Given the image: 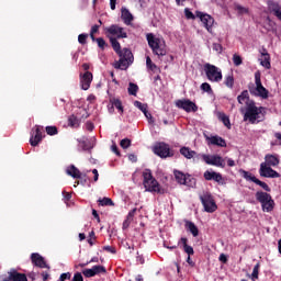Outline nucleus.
I'll return each mask as SVG.
<instances>
[{
	"label": "nucleus",
	"mask_w": 281,
	"mask_h": 281,
	"mask_svg": "<svg viewBox=\"0 0 281 281\" xmlns=\"http://www.w3.org/2000/svg\"><path fill=\"white\" fill-rule=\"evenodd\" d=\"M237 100L239 104L247 105L246 112L244 113V122H247V120L250 122V124L262 122V117H265V114H262L263 108L256 106V103L249 100V92L247 90H244L241 94L237 97Z\"/></svg>",
	"instance_id": "f257e3e1"
},
{
	"label": "nucleus",
	"mask_w": 281,
	"mask_h": 281,
	"mask_svg": "<svg viewBox=\"0 0 281 281\" xmlns=\"http://www.w3.org/2000/svg\"><path fill=\"white\" fill-rule=\"evenodd\" d=\"M146 38L153 54H156V56H166L168 54V50H166V41L162 37L148 33Z\"/></svg>",
	"instance_id": "f03ea898"
},
{
	"label": "nucleus",
	"mask_w": 281,
	"mask_h": 281,
	"mask_svg": "<svg viewBox=\"0 0 281 281\" xmlns=\"http://www.w3.org/2000/svg\"><path fill=\"white\" fill-rule=\"evenodd\" d=\"M144 177V188L146 189V192H157L158 194H161V187H159V182L153 178V173L150 170L146 169L143 172Z\"/></svg>",
	"instance_id": "7ed1b4c3"
},
{
	"label": "nucleus",
	"mask_w": 281,
	"mask_h": 281,
	"mask_svg": "<svg viewBox=\"0 0 281 281\" xmlns=\"http://www.w3.org/2000/svg\"><path fill=\"white\" fill-rule=\"evenodd\" d=\"M120 60L114 64L115 69L126 70L133 65V53L128 48H123V54L119 55Z\"/></svg>",
	"instance_id": "20e7f679"
},
{
	"label": "nucleus",
	"mask_w": 281,
	"mask_h": 281,
	"mask_svg": "<svg viewBox=\"0 0 281 281\" xmlns=\"http://www.w3.org/2000/svg\"><path fill=\"white\" fill-rule=\"evenodd\" d=\"M204 71L210 82H221L223 80V71L212 64H205Z\"/></svg>",
	"instance_id": "39448f33"
},
{
	"label": "nucleus",
	"mask_w": 281,
	"mask_h": 281,
	"mask_svg": "<svg viewBox=\"0 0 281 281\" xmlns=\"http://www.w3.org/2000/svg\"><path fill=\"white\" fill-rule=\"evenodd\" d=\"M260 71L255 72V88H250V93L252 95H257L258 98H262L267 100L269 98V91L262 87V81L260 80Z\"/></svg>",
	"instance_id": "423d86ee"
},
{
	"label": "nucleus",
	"mask_w": 281,
	"mask_h": 281,
	"mask_svg": "<svg viewBox=\"0 0 281 281\" xmlns=\"http://www.w3.org/2000/svg\"><path fill=\"white\" fill-rule=\"evenodd\" d=\"M256 199L261 203V207L265 212H272L273 205L276 204L273 202V199H271V195L267 192L258 191L256 193Z\"/></svg>",
	"instance_id": "0eeeda50"
},
{
	"label": "nucleus",
	"mask_w": 281,
	"mask_h": 281,
	"mask_svg": "<svg viewBox=\"0 0 281 281\" xmlns=\"http://www.w3.org/2000/svg\"><path fill=\"white\" fill-rule=\"evenodd\" d=\"M200 200L202 202V205L204 207V212H207L209 214H212L218 210V206L216 205V202L214 201V198L211 193L205 192L200 196Z\"/></svg>",
	"instance_id": "6e6552de"
},
{
	"label": "nucleus",
	"mask_w": 281,
	"mask_h": 281,
	"mask_svg": "<svg viewBox=\"0 0 281 281\" xmlns=\"http://www.w3.org/2000/svg\"><path fill=\"white\" fill-rule=\"evenodd\" d=\"M202 161L206 162L207 166H216V168H224L225 159L218 155H205L202 154Z\"/></svg>",
	"instance_id": "1a4fd4ad"
},
{
	"label": "nucleus",
	"mask_w": 281,
	"mask_h": 281,
	"mask_svg": "<svg viewBox=\"0 0 281 281\" xmlns=\"http://www.w3.org/2000/svg\"><path fill=\"white\" fill-rule=\"evenodd\" d=\"M105 32H108L110 38H126L127 34L124 32V27H121L120 25H111L105 29Z\"/></svg>",
	"instance_id": "9d476101"
},
{
	"label": "nucleus",
	"mask_w": 281,
	"mask_h": 281,
	"mask_svg": "<svg viewBox=\"0 0 281 281\" xmlns=\"http://www.w3.org/2000/svg\"><path fill=\"white\" fill-rule=\"evenodd\" d=\"M260 177H266L267 179H278L280 178V173L273 170L271 167L267 166V164H261L259 168Z\"/></svg>",
	"instance_id": "9b49d317"
},
{
	"label": "nucleus",
	"mask_w": 281,
	"mask_h": 281,
	"mask_svg": "<svg viewBox=\"0 0 281 281\" xmlns=\"http://www.w3.org/2000/svg\"><path fill=\"white\" fill-rule=\"evenodd\" d=\"M195 16L200 19L207 32H212V25H214V18H212V15L196 11Z\"/></svg>",
	"instance_id": "f8f14e48"
},
{
	"label": "nucleus",
	"mask_w": 281,
	"mask_h": 281,
	"mask_svg": "<svg viewBox=\"0 0 281 281\" xmlns=\"http://www.w3.org/2000/svg\"><path fill=\"white\" fill-rule=\"evenodd\" d=\"M155 155H158V157H161L162 159H166V157H172V154L170 153V147L166 143H159L154 147Z\"/></svg>",
	"instance_id": "ddd939ff"
},
{
	"label": "nucleus",
	"mask_w": 281,
	"mask_h": 281,
	"mask_svg": "<svg viewBox=\"0 0 281 281\" xmlns=\"http://www.w3.org/2000/svg\"><path fill=\"white\" fill-rule=\"evenodd\" d=\"M176 106H178V109H183V111H187V113L192 111L194 113L198 110L196 104L190 100H179L176 102Z\"/></svg>",
	"instance_id": "4468645a"
},
{
	"label": "nucleus",
	"mask_w": 281,
	"mask_h": 281,
	"mask_svg": "<svg viewBox=\"0 0 281 281\" xmlns=\"http://www.w3.org/2000/svg\"><path fill=\"white\" fill-rule=\"evenodd\" d=\"M41 126L36 125L35 130L32 131L30 144L31 146H38L43 139V134L41 133Z\"/></svg>",
	"instance_id": "2eb2a0df"
},
{
	"label": "nucleus",
	"mask_w": 281,
	"mask_h": 281,
	"mask_svg": "<svg viewBox=\"0 0 281 281\" xmlns=\"http://www.w3.org/2000/svg\"><path fill=\"white\" fill-rule=\"evenodd\" d=\"M92 81H93V75L90 71H86L80 77L81 89H83V91H88L89 87H91Z\"/></svg>",
	"instance_id": "dca6fc26"
},
{
	"label": "nucleus",
	"mask_w": 281,
	"mask_h": 281,
	"mask_svg": "<svg viewBox=\"0 0 281 281\" xmlns=\"http://www.w3.org/2000/svg\"><path fill=\"white\" fill-rule=\"evenodd\" d=\"M206 142H209V146H220L221 148H225L227 143L221 136H205Z\"/></svg>",
	"instance_id": "f3484780"
},
{
	"label": "nucleus",
	"mask_w": 281,
	"mask_h": 281,
	"mask_svg": "<svg viewBox=\"0 0 281 281\" xmlns=\"http://www.w3.org/2000/svg\"><path fill=\"white\" fill-rule=\"evenodd\" d=\"M31 260L34 263L35 267H40L41 269H47V263L45 262V259L40 254H32Z\"/></svg>",
	"instance_id": "a211bd4d"
},
{
	"label": "nucleus",
	"mask_w": 281,
	"mask_h": 281,
	"mask_svg": "<svg viewBox=\"0 0 281 281\" xmlns=\"http://www.w3.org/2000/svg\"><path fill=\"white\" fill-rule=\"evenodd\" d=\"M176 181L180 183V186H190V176H186L183 172L175 170L173 171Z\"/></svg>",
	"instance_id": "6ab92c4d"
},
{
	"label": "nucleus",
	"mask_w": 281,
	"mask_h": 281,
	"mask_svg": "<svg viewBox=\"0 0 281 281\" xmlns=\"http://www.w3.org/2000/svg\"><path fill=\"white\" fill-rule=\"evenodd\" d=\"M93 142H95L94 137L90 138V140L82 137L81 139H79V148H82L83 150H91V148L95 146Z\"/></svg>",
	"instance_id": "aec40b11"
},
{
	"label": "nucleus",
	"mask_w": 281,
	"mask_h": 281,
	"mask_svg": "<svg viewBox=\"0 0 281 281\" xmlns=\"http://www.w3.org/2000/svg\"><path fill=\"white\" fill-rule=\"evenodd\" d=\"M268 10H270L274 14V16L279 19V21H281V7L279 3L269 1Z\"/></svg>",
	"instance_id": "412c9836"
},
{
	"label": "nucleus",
	"mask_w": 281,
	"mask_h": 281,
	"mask_svg": "<svg viewBox=\"0 0 281 281\" xmlns=\"http://www.w3.org/2000/svg\"><path fill=\"white\" fill-rule=\"evenodd\" d=\"M261 164H266V166H268L270 168L271 167L276 168V166H278V164H280V159L276 155H266L265 161Z\"/></svg>",
	"instance_id": "4be33fe9"
},
{
	"label": "nucleus",
	"mask_w": 281,
	"mask_h": 281,
	"mask_svg": "<svg viewBox=\"0 0 281 281\" xmlns=\"http://www.w3.org/2000/svg\"><path fill=\"white\" fill-rule=\"evenodd\" d=\"M121 18L123 19L125 25H131L133 22V14L126 8L121 9Z\"/></svg>",
	"instance_id": "5701e85b"
},
{
	"label": "nucleus",
	"mask_w": 281,
	"mask_h": 281,
	"mask_svg": "<svg viewBox=\"0 0 281 281\" xmlns=\"http://www.w3.org/2000/svg\"><path fill=\"white\" fill-rule=\"evenodd\" d=\"M186 231L190 232L192 234V236H194V238H196V236H199V228L196 227V225L190 221H186L184 224Z\"/></svg>",
	"instance_id": "b1692460"
},
{
	"label": "nucleus",
	"mask_w": 281,
	"mask_h": 281,
	"mask_svg": "<svg viewBox=\"0 0 281 281\" xmlns=\"http://www.w3.org/2000/svg\"><path fill=\"white\" fill-rule=\"evenodd\" d=\"M259 60L262 67H265L266 69H271V61H269L270 60L269 53L267 52L261 53V58Z\"/></svg>",
	"instance_id": "393cba45"
},
{
	"label": "nucleus",
	"mask_w": 281,
	"mask_h": 281,
	"mask_svg": "<svg viewBox=\"0 0 281 281\" xmlns=\"http://www.w3.org/2000/svg\"><path fill=\"white\" fill-rule=\"evenodd\" d=\"M67 175H69V177H72L74 179H80L81 177V172L80 170H78V168H76V166L71 165L70 167H68L66 169Z\"/></svg>",
	"instance_id": "a878e982"
},
{
	"label": "nucleus",
	"mask_w": 281,
	"mask_h": 281,
	"mask_svg": "<svg viewBox=\"0 0 281 281\" xmlns=\"http://www.w3.org/2000/svg\"><path fill=\"white\" fill-rule=\"evenodd\" d=\"M135 212H137V209H133L128 212L126 220L123 222V229H128L131 226V223H133V217L135 216Z\"/></svg>",
	"instance_id": "bb28decb"
},
{
	"label": "nucleus",
	"mask_w": 281,
	"mask_h": 281,
	"mask_svg": "<svg viewBox=\"0 0 281 281\" xmlns=\"http://www.w3.org/2000/svg\"><path fill=\"white\" fill-rule=\"evenodd\" d=\"M180 155L184 156L186 159H192L194 155H196V151L190 149L189 147H182L180 149Z\"/></svg>",
	"instance_id": "cd10ccee"
},
{
	"label": "nucleus",
	"mask_w": 281,
	"mask_h": 281,
	"mask_svg": "<svg viewBox=\"0 0 281 281\" xmlns=\"http://www.w3.org/2000/svg\"><path fill=\"white\" fill-rule=\"evenodd\" d=\"M110 43L114 49V52H116V54L120 56L122 54H124V50L121 49V46H120V42H117V38L115 37H110Z\"/></svg>",
	"instance_id": "c85d7f7f"
},
{
	"label": "nucleus",
	"mask_w": 281,
	"mask_h": 281,
	"mask_svg": "<svg viewBox=\"0 0 281 281\" xmlns=\"http://www.w3.org/2000/svg\"><path fill=\"white\" fill-rule=\"evenodd\" d=\"M11 278H13V281H27V277L25 274L19 273L14 269H11Z\"/></svg>",
	"instance_id": "c756f323"
},
{
	"label": "nucleus",
	"mask_w": 281,
	"mask_h": 281,
	"mask_svg": "<svg viewBox=\"0 0 281 281\" xmlns=\"http://www.w3.org/2000/svg\"><path fill=\"white\" fill-rule=\"evenodd\" d=\"M111 104L112 106H115L121 114L124 113V106H122V101L120 99H111Z\"/></svg>",
	"instance_id": "7c9ffc66"
},
{
	"label": "nucleus",
	"mask_w": 281,
	"mask_h": 281,
	"mask_svg": "<svg viewBox=\"0 0 281 281\" xmlns=\"http://www.w3.org/2000/svg\"><path fill=\"white\" fill-rule=\"evenodd\" d=\"M218 120L223 122L224 126H226L227 128H232V124L229 123V117L225 115V113H220Z\"/></svg>",
	"instance_id": "2f4dec72"
},
{
	"label": "nucleus",
	"mask_w": 281,
	"mask_h": 281,
	"mask_svg": "<svg viewBox=\"0 0 281 281\" xmlns=\"http://www.w3.org/2000/svg\"><path fill=\"white\" fill-rule=\"evenodd\" d=\"M241 175H243L244 179H246V181H252V183H256V181L258 180V178H256V176L251 175V172L241 170Z\"/></svg>",
	"instance_id": "473e14b6"
},
{
	"label": "nucleus",
	"mask_w": 281,
	"mask_h": 281,
	"mask_svg": "<svg viewBox=\"0 0 281 281\" xmlns=\"http://www.w3.org/2000/svg\"><path fill=\"white\" fill-rule=\"evenodd\" d=\"M91 269L94 276H100V273H106V268H104V266H94Z\"/></svg>",
	"instance_id": "72a5a7b5"
},
{
	"label": "nucleus",
	"mask_w": 281,
	"mask_h": 281,
	"mask_svg": "<svg viewBox=\"0 0 281 281\" xmlns=\"http://www.w3.org/2000/svg\"><path fill=\"white\" fill-rule=\"evenodd\" d=\"M68 124L69 126H72V128H77V126H79L80 123L78 122V117L71 115L68 119Z\"/></svg>",
	"instance_id": "f704fd0d"
},
{
	"label": "nucleus",
	"mask_w": 281,
	"mask_h": 281,
	"mask_svg": "<svg viewBox=\"0 0 281 281\" xmlns=\"http://www.w3.org/2000/svg\"><path fill=\"white\" fill-rule=\"evenodd\" d=\"M134 106H136V109H139V111H142V113H144L145 111H148V105L146 103H142L139 101H135Z\"/></svg>",
	"instance_id": "c9c22d12"
},
{
	"label": "nucleus",
	"mask_w": 281,
	"mask_h": 281,
	"mask_svg": "<svg viewBox=\"0 0 281 281\" xmlns=\"http://www.w3.org/2000/svg\"><path fill=\"white\" fill-rule=\"evenodd\" d=\"M213 181H216V183H220V186H225V179H223V176L218 172H215Z\"/></svg>",
	"instance_id": "e433bc0d"
},
{
	"label": "nucleus",
	"mask_w": 281,
	"mask_h": 281,
	"mask_svg": "<svg viewBox=\"0 0 281 281\" xmlns=\"http://www.w3.org/2000/svg\"><path fill=\"white\" fill-rule=\"evenodd\" d=\"M260 271V263H257L255 267H254V270H252V273H251V280L252 281H256L258 280V273Z\"/></svg>",
	"instance_id": "4c0bfd02"
},
{
	"label": "nucleus",
	"mask_w": 281,
	"mask_h": 281,
	"mask_svg": "<svg viewBox=\"0 0 281 281\" xmlns=\"http://www.w3.org/2000/svg\"><path fill=\"white\" fill-rule=\"evenodd\" d=\"M224 85H226L228 89H232V87H234V76L228 75L224 80Z\"/></svg>",
	"instance_id": "58836bf2"
},
{
	"label": "nucleus",
	"mask_w": 281,
	"mask_h": 281,
	"mask_svg": "<svg viewBox=\"0 0 281 281\" xmlns=\"http://www.w3.org/2000/svg\"><path fill=\"white\" fill-rule=\"evenodd\" d=\"M235 10H236V12H238V14H248L249 13V9H247L240 4H236Z\"/></svg>",
	"instance_id": "ea45409f"
},
{
	"label": "nucleus",
	"mask_w": 281,
	"mask_h": 281,
	"mask_svg": "<svg viewBox=\"0 0 281 281\" xmlns=\"http://www.w3.org/2000/svg\"><path fill=\"white\" fill-rule=\"evenodd\" d=\"M138 87L135 83H130L128 93L130 95H137Z\"/></svg>",
	"instance_id": "a19ab883"
},
{
	"label": "nucleus",
	"mask_w": 281,
	"mask_h": 281,
	"mask_svg": "<svg viewBox=\"0 0 281 281\" xmlns=\"http://www.w3.org/2000/svg\"><path fill=\"white\" fill-rule=\"evenodd\" d=\"M255 183L257 186H260V188H262V190H266V192H271V188H269V184H267L266 182L257 179V181H255Z\"/></svg>",
	"instance_id": "79ce46f5"
},
{
	"label": "nucleus",
	"mask_w": 281,
	"mask_h": 281,
	"mask_svg": "<svg viewBox=\"0 0 281 281\" xmlns=\"http://www.w3.org/2000/svg\"><path fill=\"white\" fill-rule=\"evenodd\" d=\"M0 281H14V278H12V270H10L7 274L0 276Z\"/></svg>",
	"instance_id": "37998d69"
},
{
	"label": "nucleus",
	"mask_w": 281,
	"mask_h": 281,
	"mask_svg": "<svg viewBox=\"0 0 281 281\" xmlns=\"http://www.w3.org/2000/svg\"><path fill=\"white\" fill-rule=\"evenodd\" d=\"M146 66L151 71H155V69H157V65L153 64V59H150V57H146Z\"/></svg>",
	"instance_id": "c03bdc74"
},
{
	"label": "nucleus",
	"mask_w": 281,
	"mask_h": 281,
	"mask_svg": "<svg viewBox=\"0 0 281 281\" xmlns=\"http://www.w3.org/2000/svg\"><path fill=\"white\" fill-rule=\"evenodd\" d=\"M184 16L186 19H189L191 21H194V19H196V15H194V13H192V11H190V9L188 8L184 9Z\"/></svg>",
	"instance_id": "a18cd8bd"
},
{
	"label": "nucleus",
	"mask_w": 281,
	"mask_h": 281,
	"mask_svg": "<svg viewBox=\"0 0 281 281\" xmlns=\"http://www.w3.org/2000/svg\"><path fill=\"white\" fill-rule=\"evenodd\" d=\"M214 175H216V171H205L204 179L206 181H214Z\"/></svg>",
	"instance_id": "49530a36"
},
{
	"label": "nucleus",
	"mask_w": 281,
	"mask_h": 281,
	"mask_svg": "<svg viewBox=\"0 0 281 281\" xmlns=\"http://www.w3.org/2000/svg\"><path fill=\"white\" fill-rule=\"evenodd\" d=\"M46 133L47 135H57L58 128L56 126H46Z\"/></svg>",
	"instance_id": "de8ad7c7"
},
{
	"label": "nucleus",
	"mask_w": 281,
	"mask_h": 281,
	"mask_svg": "<svg viewBox=\"0 0 281 281\" xmlns=\"http://www.w3.org/2000/svg\"><path fill=\"white\" fill-rule=\"evenodd\" d=\"M100 205H114L113 200L109 198H103L102 200H99Z\"/></svg>",
	"instance_id": "09e8293b"
},
{
	"label": "nucleus",
	"mask_w": 281,
	"mask_h": 281,
	"mask_svg": "<svg viewBox=\"0 0 281 281\" xmlns=\"http://www.w3.org/2000/svg\"><path fill=\"white\" fill-rule=\"evenodd\" d=\"M201 89H202V91H205L206 93H212V86H210V83H207V82L202 83Z\"/></svg>",
	"instance_id": "8fccbe9b"
},
{
	"label": "nucleus",
	"mask_w": 281,
	"mask_h": 281,
	"mask_svg": "<svg viewBox=\"0 0 281 281\" xmlns=\"http://www.w3.org/2000/svg\"><path fill=\"white\" fill-rule=\"evenodd\" d=\"M82 274L85 276V278H93V276H95L94 272H93V270H92V268H90V269H85V270L82 271Z\"/></svg>",
	"instance_id": "3c124183"
},
{
	"label": "nucleus",
	"mask_w": 281,
	"mask_h": 281,
	"mask_svg": "<svg viewBox=\"0 0 281 281\" xmlns=\"http://www.w3.org/2000/svg\"><path fill=\"white\" fill-rule=\"evenodd\" d=\"M233 63H234V65H236V67H238V66L243 65V58H240V56L235 54L233 56Z\"/></svg>",
	"instance_id": "603ef678"
},
{
	"label": "nucleus",
	"mask_w": 281,
	"mask_h": 281,
	"mask_svg": "<svg viewBox=\"0 0 281 281\" xmlns=\"http://www.w3.org/2000/svg\"><path fill=\"white\" fill-rule=\"evenodd\" d=\"M183 249L188 256H194V248L192 246L184 245Z\"/></svg>",
	"instance_id": "864d4df0"
},
{
	"label": "nucleus",
	"mask_w": 281,
	"mask_h": 281,
	"mask_svg": "<svg viewBox=\"0 0 281 281\" xmlns=\"http://www.w3.org/2000/svg\"><path fill=\"white\" fill-rule=\"evenodd\" d=\"M88 34H80L78 36V42L81 44V45H85V43H87V38H88Z\"/></svg>",
	"instance_id": "5fc2aeb1"
},
{
	"label": "nucleus",
	"mask_w": 281,
	"mask_h": 281,
	"mask_svg": "<svg viewBox=\"0 0 281 281\" xmlns=\"http://www.w3.org/2000/svg\"><path fill=\"white\" fill-rule=\"evenodd\" d=\"M144 115L147 117L149 124H155V119H153V114H150L148 110L144 112Z\"/></svg>",
	"instance_id": "6e6d98bb"
},
{
	"label": "nucleus",
	"mask_w": 281,
	"mask_h": 281,
	"mask_svg": "<svg viewBox=\"0 0 281 281\" xmlns=\"http://www.w3.org/2000/svg\"><path fill=\"white\" fill-rule=\"evenodd\" d=\"M128 146H131V139L124 138L121 140L122 148H128Z\"/></svg>",
	"instance_id": "4d7b16f0"
},
{
	"label": "nucleus",
	"mask_w": 281,
	"mask_h": 281,
	"mask_svg": "<svg viewBox=\"0 0 281 281\" xmlns=\"http://www.w3.org/2000/svg\"><path fill=\"white\" fill-rule=\"evenodd\" d=\"M65 280H71V273H69V272L61 273L59 281H65Z\"/></svg>",
	"instance_id": "13d9d810"
},
{
	"label": "nucleus",
	"mask_w": 281,
	"mask_h": 281,
	"mask_svg": "<svg viewBox=\"0 0 281 281\" xmlns=\"http://www.w3.org/2000/svg\"><path fill=\"white\" fill-rule=\"evenodd\" d=\"M98 30H100V25H98V24H95L91 27L90 36L92 40L94 38L93 34H97Z\"/></svg>",
	"instance_id": "bf43d9fd"
},
{
	"label": "nucleus",
	"mask_w": 281,
	"mask_h": 281,
	"mask_svg": "<svg viewBox=\"0 0 281 281\" xmlns=\"http://www.w3.org/2000/svg\"><path fill=\"white\" fill-rule=\"evenodd\" d=\"M97 43L101 49H104V47L106 46V42H104V40L101 37L97 38Z\"/></svg>",
	"instance_id": "052dcab7"
},
{
	"label": "nucleus",
	"mask_w": 281,
	"mask_h": 281,
	"mask_svg": "<svg viewBox=\"0 0 281 281\" xmlns=\"http://www.w3.org/2000/svg\"><path fill=\"white\" fill-rule=\"evenodd\" d=\"M72 281H85V279L82 278V273L76 272L72 278Z\"/></svg>",
	"instance_id": "680f3d73"
},
{
	"label": "nucleus",
	"mask_w": 281,
	"mask_h": 281,
	"mask_svg": "<svg viewBox=\"0 0 281 281\" xmlns=\"http://www.w3.org/2000/svg\"><path fill=\"white\" fill-rule=\"evenodd\" d=\"M214 52H217V54H221L223 52V46L221 44H213Z\"/></svg>",
	"instance_id": "e2e57ef3"
},
{
	"label": "nucleus",
	"mask_w": 281,
	"mask_h": 281,
	"mask_svg": "<svg viewBox=\"0 0 281 281\" xmlns=\"http://www.w3.org/2000/svg\"><path fill=\"white\" fill-rule=\"evenodd\" d=\"M104 251H109L110 254H115V248L111 246H104L103 247Z\"/></svg>",
	"instance_id": "0e129e2a"
},
{
	"label": "nucleus",
	"mask_w": 281,
	"mask_h": 281,
	"mask_svg": "<svg viewBox=\"0 0 281 281\" xmlns=\"http://www.w3.org/2000/svg\"><path fill=\"white\" fill-rule=\"evenodd\" d=\"M220 262H227V256H225V254H221L220 258H218Z\"/></svg>",
	"instance_id": "69168bd1"
},
{
	"label": "nucleus",
	"mask_w": 281,
	"mask_h": 281,
	"mask_svg": "<svg viewBox=\"0 0 281 281\" xmlns=\"http://www.w3.org/2000/svg\"><path fill=\"white\" fill-rule=\"evenodd\" d=\"M111 150H112V153H115V155H120V151L117 150V145L112 144Z\"/></svg>",
	"instance_id": "338daca9"
},
{
	"label": "nucleus",
	"mask_w": 281,
	"mask_h": 281,
	"mask_svg": "<svg viewBox=\"0 0 281 281\" xmlns=\"http://www.w3.org/2000/svg\"><path fill=\"white\" fill-rule=\"evenodd\" d=\"M128 159H130V161L135 162V161H137V156H135V154H131V155H128Z\"/></svg>",
	"instance_id": "774afa93"
}]
</instances>
